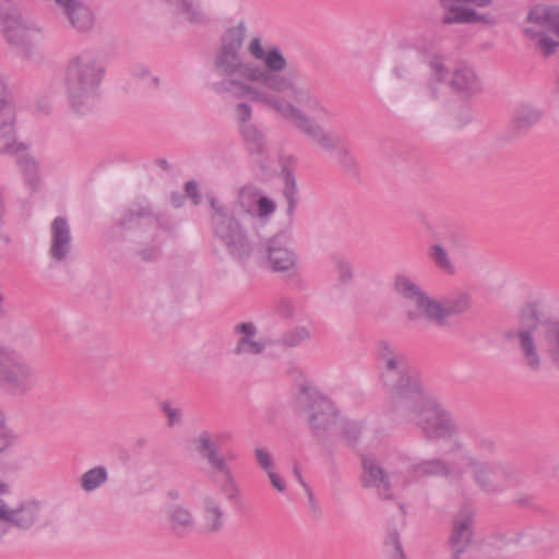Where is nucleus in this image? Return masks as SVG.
<instances>
[{
	"label": "nucleus",
	"instance_id": "obj_1",
	"mask_svg": "<svg viewBox=\"0 0 559 559\" xmlns=\"http://www.w3.org/2000/svg\"><path fill=\"white\" fill-rule=\"evenodd\" d=\"M246 33L247 26L242 21L224 32L213 56L212 68L218 80L211 84V90L219 95L249 97L252 102L274 110L323 151L336 150L337 163L342 169L353 178L358 177V163L350 150L341 145V138L326 132L299 107L328 114L311 87L298 82L297 73H283L288 62L282 49L276 45L263 48L261 38L253 37L248 45V52L265 67L246 61L241 55Z\"/></svg>",
	"mask_w": 559,
	"mask_h": 559
},
{
	"label": "nucleus",
	"instance_id": "obj_2",
	"mask_svg": "<svg viewBox=\"0 0 559 559\" xmlns=\"http://www.w3.org/2000/svg\"><path fill=\"white\" fill-rule=\"evenodd\" d=\"M378 380L388 393L391 415H407L425 391L407 354L388 340L377 343Z\"/></svg>",
	"mask_w": 559,
	"mask_h": 559
},
{
	"label": "nucleus",
	"instance_id": "obj_3",
	"mask_svg": "<svg viewBox=\"0 0 559 559\" xmlns=\"http://www.w3.org/2000/svg\"><path fill=\"white\" fill-rule=\"evenodd\" d=\"M515 338L523 364L533 372L543 366L546 352L551 364L559 370V320L545 319L535 302L524 305L519 313V329L507 333Z\"/></svg>",
	"mask_w": 559,
	"mask_h": 559
},
{
	"label": "nucleus",
	"instance_id": "obj_4",
	"mask_svg": "<svg viewBox=\"0 0 559 559\" xmlns=\"http://www.w3.org/2000/svg\"><path fill=\"white\" fill-rule=\"evenodd\" d=\"M104 74V66L90 51H83L69 59L62 84L73 112L87 115L98 107Z\"/></svg>",
	"mask_w": 559,
	"mask_h": 559
},
{
	"label": "nucleus",
	"instance_id": "obj_5",
	"mask_svg": "<svg viewBox=\"0 0 559 559\" xmlns=\"http://www.w3.org/2000/svg\"><path fill=\"white\" fill-rule=\"evenodd\" d=\"M209 202L212 210L211 224L215 238L225 247L231 259L246 263L255 249L249 235V229L254 227L255 223L237 215L213 195L209 197Z\"/></svg>",
	"mask_w": 559,
	"mask_h": 559
},
{
	"label": "nucleus",
	"instance_id": "obj_6",
	"mask_svg": "<svg viewBox=\"0 0 559 559\" xmlns=\"http://www.w3.org/2000/svg\"><path fill=\"white\" fill-rule=\"evenodd\" d=\"M431 78L418 96V104L427 109L431 102L439 98L440 85L448 83L456 93L464 96L473 95L480 91V82L474 70L462 64L452 72L445 67L443 58L433 56L428 61Z\"/></svg>",
	"mask_w": 559,
	"mask_h": 559
},
{
	"label": "nucleus",
	"instance_id": "obj_7",
	"mask_svg": "<svg viewBox=\"0 0 559 559\" xmlns=\"http://www.w3.org/2000/svg\"><path fill=\"white\" fill-rule=\"evenodd\" d=\"M475 486L485 495L502 493L522 483V476L509 461H481L475 455L464 457Z\"/></svg>",
	"mask_w": 559,
	"mask_h": 559
},
{
	"label": "nucleus",
	"instance_id": "obj_8",
	"mask_svg": "<svg viewBox=\"0 0 559 559\" xmlns=\"http://www.w3.org/2000/svg\"><path fill=\"white\" fill-rule=\"evenodd\" d=\"M396 420L416 423L423 435L429 440L451 438L457 432L451 414L436 400L421 393L419 402L407 415H392Z\"/></svg>",
	"mask_w": 559,
	"mask_h": 559
},
{
	"label": "nucleus",
	"instance_id": "obj_9",
	"mask_svg": "<svg viewBox=\"0 0 559 559\" xmlns=\"http://www.w3.org/2000/svg\"><path fill=\"white\" fill-rule=\"evenodd\" d=\"M32 28L14 0H0V33L23 59L40 61L43 55L31 39Z\"/></svg>",
	"mask_w": 559,
	"mask_h": 559
},
{
	"label": "nucleus",
	"instance_id": "obj_10",
	"mask_svg": "<svg viewBox=\"0 0 559 559\" xmlns=\"http://www.w3.org/2000/svg\"><path fill=\"white\" fill-rule=\"evenodd\" d=\"M34 386V370L27 360L15 349L0 345V389L23 396Z\"/></svg>",
	"mask_w": 559,
	"mask_h": 559
},
{
	"label": "nucleus",
	"instance_id": "obj_11",
	"mask_svg": "<svg viewBox=\"0 0 559 559\" xmlns=\"http://www.w3.org/2000/svg\"><path fill=\"white\" fill-rule=\"evenodd\" d=\"M296 404L298 409L307 416L309 426L317 433L335 429L338 425L340 416L333 402L313 388L301 386Z\"/></svg>",
	"mask_w": 559,
	"mask_h": 559
},
{
	"label": "nucleus",
	"instance_id": "obj_12",
	"mask_svg": "<svg viewBox=\"0 0 559 559\" xmlns=\"http://www.w3.org/2000/svg\"><path fill=\"white\" fill-rule=\"evenodd\" d=\"M525 34L531 38H539V47L545 56L552 55L559 41L554 40L547 34L551 33L559 37V9L545 4L535 5L527 15Z\"/></svg>",
	"mask_w": 559,
	"mask_h": 559
},
{
	"label": "nucleus",
	"instance_id": "obj_13",
	"mask_svg": "<svg viewBox=\"0 0 559 559\" xmlns=\"http://www.w3.org/2000/svg\"><path fill=\"white\" fill-rule=\"evenodd\" d=\"M217 439L218 437H214L211 432L203 430L194 439L193 443L198 454L207 462L212 471L222 473L225 476L226 481L222 486V491L228 500H234L238 497L239 489L225 457L219 453Z\"/></svg>",
	"mask_w": 559,
	"mask_h": 559
},
{
	"label": "nucleus",
	"instance_id": "obj_14",
	"mask_svg": "<svg viewBox=\"0 0 559 559\" xmlns=\"http://www.w3.org/2000/svg\"><path fill=\"white\" fill-rule=\"evenodd\" d=\"M275 202L264 195L254 183H246L237 191L234 212L253 223L267 218L275 213Z\"/></svg>",
	"mask_w": 559,
	"mask_h": 559
},
{
	"label": "nucleus",
	"instance_id": "obj_15",
	"mask_svg": "<svg viewBox=\"0 0 559 559\" xmlns=\"http://www.w3.org/2000/svg\"><path fill=\"white\" fill-rule=\"evenodd\" d=\"M472 306L468 293L460 292L442 299L431 298L426 319L439 328L448 325L451 316L465 313Z\"/></svg>",
	"mask_w": 559,
	"mask_h": 559
},
{
	"label": "nucleus",
	"instance_id": "obj_16",
	"mask_svg": "<svg viewBox=\"0 0 559 559\" xmlns=\"http://www.w3.org/2000/svg\"><path fill=\"white\" fill-rule=\"evenodd\" d=\"M394 292L402 298L413 301L416 309L407 310L405 313L409 322H416L420 318H426L431 298L414 281L405 274H397L394 277Z\"/></svg>",
	"mask_w": 559,
	"mask_h": 559
},
{
	"label": "nucleus",
	"instance_id": "obj_17",
	"mask_svg": "<svg viewBox=\"0 0 559 559\" xmlns=\"http://www.w3.org/2000/svg\"><path fill=\"white\" fill-rule=\"evenodd\" d=\"M475 528V511L468 507H463L454 514L452 520V532L450 535V546L455 559H459L473 542Z\"/></svg>",
	"mask_w": 559,
	"mask_h": 559
},
{
	"label": "nucleus",
	"instance_id": "obj_18",
	"mask_svg": "<svg viewBox=\"0 0 559 559\" xmlns=\"http://www.w3.org/2000/svg\"><path fill=\"white\" fill-rule=\"evenodd\" d=\"M445 13L442 16L444 24L452 23H474L484 22L489 23L492 16L489 13H478L474 9L462 8L457 4L471 3L476 7L483 8L491 3L492 0H440Z\"/></svg>",
	"mask_w": 559,
	"mask_h": 559
},
{
	"label": "nucleus",
	"instance_id": "obj_19",
	"mask_svg": "<svg viewBox=\"0 0 559 559\" xmlns=\"http://www.w3.org/2000/svg\"><path fill=\"white\" fill-rule=\"evenodd\" d=\"M59 13L69 26L78 33L93 29L95 16L92 9L83 0H53Z\"/></svg>",
	"mask_w": 559,
	"mask_h": 559
},
{
	"label": "nucleus",
	"instance_id": "obj_20",
	"mask_svg": "<svg viewBox=\"0 0 559 559\" xmlns=\"http://www.w3.org/2000/svg\"><path fill=\"white\" fill-rule=\"evenodd\" d=\"M361 483L366 488L376 489L378 496L382 499L390 500L393 498L390 476L373 456L362 459Z\"/></svg>",
	"mask_w": 559,
	"mask_h": 559
},
{
	"label": "nucleus",
	"instance_id": "obj_21",
	"mask_svg": "<svg viewBox=\"0 0 559 559\" xmlns=\"http://www.w3.org/2000/svg\"><path fill=\"white\" fill-rule=\"evenodd\" d=\"M72 231L68 219L57 216L50 224L49 257L58 262H64L72 250Z\"/></svg>",
	"mask_w": 559,
	"mask_h": 559
},
{
	"label": "nucleus",
	"instance_id": "obj_22",
	"mask_svg": "<svg viewBox=\"0 0 559 559\" xmlns=\"http://www.w3.org/2000/svg\"><path fill=\"white\" fill-rule=\"evenodd\" d=\"M2 140L4 141L2 152L16 154V162L23 171L26 183L32 188V190H37L40 185L38 166L35 159L27 154L26 146L22 143L17 144L12 141L13 135L9 139Z\"/></svg>",
	"mask_w": 559,
	"mask_h": 559
},
{
	"label": "nucleus",
	"instance_id": "obj_23",
	"mask_svg": "<svg viewBox=\"0 0 559 559\" xmlns=\"http://www.w3.org/2000/svg\"><path fill=\"white\" fill-rule=\"evenodd\" d=\"M263 259H266L274 272H286L297 263V255L288 249L278 238L267 240L266 246L260 251Z\"/></svg>",
	"mask_w": 559,
	"mask_h": 559
},
{
	"label": "nucleus",
	"instance_id": "obj_24",
	"mask_svg": "<svg viewBox=\"0 0 559 559\" xmlns=\"http://www.w3.org/2000/svg\"><path fill=\"white\" fill-rule=\"evenodd\" d=\"M411 471L416 477H442L454 481L462 480L464 476L462 468L438 457L424 460L413 465Z\"/></svg>",
	"mask_w": 559,
	"mask_h": 559
},
{
	"label": "nucleus",
	"instance_id": "obj_25",
	"mask_svg": "<svg viewBox=\"0 0 559 559\" xmlns=\"http://www.w3.org/2000/svg\"><path fill=\"white\" fill-rule=\"evenodd\" d=\"M239 335L234 353L236 355H261L267 345L266 341L255 340L258 329L252 322H242L234 326Z\"/></svg>",
	"mask_w": 559,
	"mask_h": 559
},
{
	"label": "nucleus",
	"instance_id": "obj_26",
	"mask_svg": "<svg viewBox=\"0 0 559 559\" xmlns=\"http://www.w3.org/2000/svg\"><path fill=\"white\" fill-rule=\"evenodd\" d=\"M118 225L127 228L151 227L158 229L160 218L148 204H135L123 212L118 219Z\"/></svg>",
	"mask_w": 559,
	"mask_h": 559
},
{
	"label": "nucleus",
	"instance_id": "obj_27",
	"mask_svg": "<svg viewBox=\"0 0 559 559\" xmlns=\"http://www.w3.org/2000/svg\"><path fill=\"white\" fill-rule=\"evenodd\" d=\"M543 110L535 105L520 104L513 111L510 128L515 134H524L543 118Z\"/></svg>",
	"mask_w": 559,
	"mask_h": 559
},
{
	"label": "nucleus",
	"instance_id": "obj_28",
	"mask_svg": "<svg viewBox=\"0 0 559 559\" xmlns=\"http://www.w3.org/2000/svg\"><path fill=\"white\" fill-rule=\"evenodd\" d=\"M203 531L212 534L219 532L224 526V512L219 502L213 496H205L202 500Z\"/></svg>",
	"mask_w": 559,
	"mask_h": 559
},
{
	"label": "nucleus",
	"instance_id": "obj_29",
	"mask_svg": "<svg viewBox=\"0 0 559 559\" xmlns=\"http://www.w3.org/2000/svg\"><path fill=\"white\" fill-rule=\"evenodd\" d=\"M15 112L10 100L7 85L0 80V138L9 139L14 135Z\"/></svg>",
	"mask_w": 559,
	"mask_h": 559
},
{
	"label": "nucleus",
	"instance_id": "obj_30",
	"mask_svg": "<svg viewBox=\"0 0 559 559\" xmlns=\"http://www.w3.org/2000/svg\"><path fill=\"white\" fill-rule=\"evenodd\" d=\"M283 179H284V187H283V198L286 202V216L288 218L289 224L293 223L295 212L298 206L299 198H298V188L297 182L294 173L285 168L283 170Z\"/></svg>",
	"mask_w": 559,
	"mask_h": 559
},
{
	"label": "nucleus",
	"instance_id": "obj_31",
	"mask_svg": "<svg viewBox=\"0 0 559 559\" xmlns=\"http://www.w3.org/2000/svg\"><path fill=\"white\" fill-rule=\"evenodd\" d=\"M167 515L170 527L175 533L182 534L192 531L194 526V519L192 512L188 508L181 504L170 506L168 508Z\"/></svg>",
	"mask_w": 559,
	"mask_h": 559
},
{
	"label": "nucleus",
	"instance_id": "obj_32",
	"mask_svg": "<svg viewBox=\"0 0 559 559\" xmlns=\"http://www.w3.org/2000/svg\"><path fill=\"white\" fill-rule=\"evenodd\" d=\"M19 439L17 431L10 426L5 412L0 407V456L9 454Z\"/></svg>",
	"mask_w": 559,
	"mask_h": 559
},
{
	"label": "nucleus",
	"instance_id": "obj_33",
	"mask_svg": "<svg viewBox=\"0 0 559 559\" xmlns=\"http://www.w3.org/2000/svg\"><path fill=\"white\" fill-rule=\"evenodd\" d=\"M108 480V472L105 466H95L87 472H85L81 478L80 484L81 488L91 492L98 489Z\"/></svg>",
	"mask_w": 559,
	"mask_h": 559
},
{
	"label": "nucleus",
	"instance_id": "obj_34",
	"mask_svg": "<svg viewBox=\"0 0 559 559\" xmlns=\"http://www.w3.org/2000/svg\"><path fill=\"white\" fill-rule=\"evenodd\" d=\"M169 4L176 7L178 11L186 15L188 22L192 24H204L206 17L200 10L195 0H166Z\"/></svg>",
	"mask_w": 559,
	"mask_h": 559
},
{
	"label": "nucleus",
	"instance_id": "obj_35",
	"mask_svg": "<svg viewBox=\"0 0 559 559\" xmlns=\"http://www.w3.org/2000/svg\"><path fill=\"white\" fill-rule=\"evenodd\" d=\"M240 132L251 153L260 154L263 152L265 141L257 124L252 123L247 127H240Z\"/></svg>",
	"mask_w": 559,
	"mask_h": 559
},
{
	"label": "nucleus",
	"instance_id": "obj_36",
	"mask_svg": "<svg viewBox=\"0 0 559 559\" xmlns=\"http://www.w3.org/2000/svg\"><path fill=\"white\" fill-rule=\"evenodd\" d=\"M428 257L430 260L448 274H453L455 267L443 246L436 243L428 248Z\"/></svg>",
	"mask_w": 559,
	"mask_h": 559
},
{
	"label": "nucleus",
	"instance_id": "obj_37",
	"mask_svg": "<svg viewBox=\"0 0 559 559\" xmlns=\"http://www.w3.org/2000/svg\"><path fill=\"white\" fill-rule=\"evenodd\" d=\"M311 337V332L306 326H296L293 330L285 332L281 338L276 342L278 345L285 347H296L302 344L304 342L309 341Z\"/></svg>",
	"mask_w": 559,
	"mask_h": 559
},
{
	"label": "nucleus",
	"instance_id": "obj_38",
	"mask_svg": "<svg viewBox=\"0 0 559 559\" xmlns=\"http://www.w3.org/2000/svg\"><path fill=\"white\" fill-rule=\"evenodd\" d=\"M333 265L337 273V281L341 285H348L354 280V269L352 262L343 255L332 258Z\"/></svg>",
	"mask_w": 559,
	"mask_h": 559
},
{
	"label": "nucleus",
	"instance_id": "obj_39",
	"mask_svg": "<svg viewBox=\"0 0 559 559\" xmlns=\"http://www.w3.org/2000/svg\"><path fill=\"white\" fill-rule=\"evenodd\" d=\"M338 433L348 442L354 443L358 440L364 430V425L360 421L345 420L340 418L338 425L335 428Z\"/></svg>",
	"mask_w": 559,
	"mask_h": 559
},
{
	"label": "nucleus",
	"instance_id": "obj_40",
	"mask_svg": "<svg viewBox=\"0 0 559 559\" xmlns=\"http://www.w3.org/2000/svg\"><path fill=\"white\" fill-rule=\"evenodd\" d=\"M522 538L521 532L507 533L502 531L495 532L491 536V544L496 547H507L519 544Z\"/></svg>",
	"mask_w": 559,
	"mask_h": 559
},
{
	"label": "nucleus",
	"instance_id": "obj_41",
	"mask_svg": "<svg viewBox=\"0 0 559 559\" xmlns=\"http://www.w3.org/2000/svg\"><path fill=\"white\" fill-rule=\"evenodd\" d=\"M473 438L475 448L480 454L489 455L496 451V442L491 437L481 432H476Z\"/></svg>",
	"mask_w": 559,
	"mask_h": 559
},
{
	"label": "nucleus",
	"instance_id": "obj_42",
	"mask_svg": "<svg viewBox=\"0 0 559 559\" xmlns=\"http://www.w3.org/2000/svg\"><path fill=\"white\" fill-rule=\"evenodd\" d=\"M385 546L389 548L390 559H406L396 531L388 534Z\"/></svg>",
	"mask_w": 559,
	"mask_h": 559
},
{
	"label": "nucleus",
	"instance_id": "obj_43",
	"mask_svg": "<svg viewBox=\"0 0 559 559\" xmlns=\"http://www.w3.org/2000/svg\"><path fill=\"white\" fill-rule=\"evenodd\" d=\"M254 459L260 466L261 469H263L265 473L274 469V459L272 453L264 447L255 448L254 451Z\"/></svg>",
	"mask_w": 559,
	"mask_h": 559
},
{
	"label": "nucleus",
	"instance_id": "obj_44",
	"mask_svg": "<svg viewBox=\"0 0 559 559\" xmlns=\"http://www.w3.org/2000/svg\"><path fill=\"white\" fill-rule=\"evenodd\" d=\"M236 116L237 121L240 127H247L249 124H252L251 118H252V108L247 103H240L236 106Z\"/></svg>",
	"mask_w": 559,
	"mask_h": 559
},
{
	"label": "nucleus",
	"instance_id": "obj_45",
	"mask_svg": "<svg viewBox=\"0 0 559 559\" xmlns=\"http://www.w3.org/2000/svg\"><path fill=\"white\" fill-rule=\"evenodd\" d=\"M160 407L167 416L168 426L173 427L181 423V411L179 408L171 407L169 402H163Z\"/></svg>",
	"mask_w": 559,
	"mask_h": 559
},
{
	"label": "nucleus",
	"instance_id": "obj_46",
	"mask_svg": "<svg viewBox=\"0 0 559 559\" xmlns=\"http://www.w3.org/2000/svg\"><path fill=\"white\" fill-rule=\"evenodd\" d=\"M277 312L285 318L294 316V306L290 300L282 299L277 305Z\"/></svg>",
	"mask_w": 559,
	"mask_h": 559
},
{
	"label": "nucleus",
	"instance_id": "obj_47",
	"mask_svg": "<svg viewBox=\"0 0 559 559\" xmlns=\"http://www.w3.org/2000/svg\"><path fill=\"white\" fill-rule=\"evenodd\" d=\"M272 486L280 492H283L286 489V484L283 478L274 472V469L266 473Z\"/></svg>",
	"mask_w": 559,
	"mask_h": 559
},
{
	"label": "nucleus",
	"instance_id": "obj_48",
	"mask_svg": "<svg viewBox=\"0 0 559 559\" xmlns=\"http://www.w3.org/2000/svg\"><path fill=\"white\" fill-rule=\"evenodd\" d=\"M185 191H186L187 195L193 200L194 204L200 203L201 197L198 192V185L195 181L191 180V181L186 182Z\"/></svg>",
	"mask_w": 559,
	"mask_h": 559
},
{
	"label": "nucleus",
	"instance_id": "obj_49",
	"mask_svg": "<svg viewBox=\"0 0 559 559\" xmlns=\"http://www.w3.org/2000/svg\"><path fill=\"white\" fill-rule=\"evenodd\" d=\"M294 475H295L297 481L304 487V489L308 493L310 500H312L313 499L312 491H311L310 487L308 486V484L305 481V479L301 475V472L299 471V468L297 466L294 467Z\"/></svg>",
	"mask_w": 559,
	"mask_h": 559
},
{
	"label": "nucleus",
	"instance_id": "obj_50",
	"mask_svg": "<svg viewBox=\"0 0 559 559\" xmlns=\"http://www.w3.org/2000/svg\"><path fill=\"white\" fill-rule=\"evenodd\" d=\"M185 200V195L180 193H173L171 194V203L175 207L181 206L182 202Z\"/></svg>",
	"mask_w": 559,
	"mask_h": 559
},
{
	"label": "nucleus",
	"instance_id": "obj_51",
	"mask_svg": "<svg viewBox=\"0 0 559 559\" xmlns=\"http://www.w3.org/2000/svg\"><path fill=\"white\" fill-rule=\"evenodd\" d=\"M156 164H157L158 167H160L164 170H169L170 169L169 163L166 159H164V158L157 159Z\"/></svg>",
	"mask_w": 559,
	"mask_h": 559
},
{
	"label": "nucleus",
	"instance_id": "obj_52",
	"mask_svg": "<svg viewBox=\"0 0 559 559\" xmlns=\"http://www.w3.org/2000/svg\"><path fill=\"white\" fill-rule=\"evenodd\" d=\"M167 496L171 500H178L180 498V491L177 489H171L167 492Z\"/></svg>",
	"mask_w": 559,
	"mask_h": 559
},
{
	"label": "nucleus",
	"instance_id": "obj_53",
	"mask_svg": "<svg viewBox=\"0 0 559 559\" xmlns=\"http://www.w3.org/2000/svg\"><path fill=\"white\" fill-rule=\"evenodd\" d=\"M143 260H150L155 257V250H152V252H147L145 250L140 252Z\"/></svg>",
	"mask_w": 559,
	"mask_h": 559
},
{
	"label": "nucleus",
	"instance_id": "obj_54",
	"mask_svg": "<svg viewBox=\"0 0 559 559\" xmlns=\"http://www.w3.org/2000/svg\"><path fill=\"white\" fill-rule=\"evenodd\" d=\"M472 118V115H471V111L468 108H465V115H464V120L462 121L463 123H466L471 120Z\"/></svg>",
	"mask_w": 559,
	"mask_h": 559
},
{
	"label": "nucleus",
	"instance_id": "obj_55",
	"mask_svg": "<svg viewBox=\"0 0 559 559\" xmlns=\"http://www.w3.org/2000/svg\"><path fill=\"white\" fill-rule=\"evenodd\" d=\"M394 74H395L396 76H399V78H400V76H402L401 69L395 68V69H394Z\"/></svg>",
	"mask_w": 559,
	"mask_h": 559
},
{
	"label": "nucleus",
	"instance_id": "obj_56",
	"mask_svg": "<svg viewBox=\"0 0 559 559\" xmlns=\"http://www.w3.org/2000/svg\"><path fill=\"white\" fill-rule=\"evenodd\" d=\"M453 559H455V557L453 556Z\"/></svg>",
	"mask_w": 559,
	"mask_h": 559
}]
</instances>
